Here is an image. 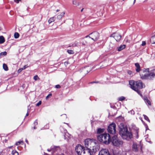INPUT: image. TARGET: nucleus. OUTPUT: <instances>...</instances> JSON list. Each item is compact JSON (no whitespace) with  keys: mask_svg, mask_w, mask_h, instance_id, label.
I'll return each instance as SVG.
<instances>
[{"mask_svg":"<svg viewBox=\"0 0 155 155\" xmlns=\"http://www.w3.org/2000/svg\"><path fill=\"white\" fill-rule=\"evenodd\" d=\"M85 147L87 148L92 150L94 153L99 150V148L98 144L95 140H93L90 139H87L84 140Z\"/></svg>","mask_w":155,"mask_h":155,"instance_id":"obj_1","label":"nucleus"},{"mask_svg":"<svg viewBox=\"0 0 155 155\" xmlns=\"http://www.w3.org/2000/svg\"><path fill=\"white\" fill-rule=\"evenodd\" d=\"M124 41L127 43H130V36L126 37Z\"/></svg>","mask_w":155,"mask_h":155,"instance_id":"obj_20","label":"nucleus"},{"mask_svg":"<svg viewBox=\"0 0 155 155\" xmlns=\"http://www.w3.org/2000/svg\"><path fill=\"white\" fill-rule=\"evenodd\" d=\"M19 35L18 32H15L14 35V36L15 38H19Z\"/></svg>","mask_w":155,"mask_h":155,"instance_id":"obj_23","label":"nucleus"},{"mask_svg":"<svg viewBox=\"0 0 155 155\" xmlns=\"http://www.w3.org/2000/svg\"><path fill=\"white\" fill-rule=\"evenodd\" d=\"M116 125L115 124L112 123L108 126L107 130L110 134H114L116 133Z\"/></svg>","mask_w":155,"mask_h":155,"instance_id":"obj_7","label":"nucleus"},{"mask_svg":"<svg viewBox=\"0 0 155 155\" xmlns=\"http://www.w3.org/2000/svg\"><path fill=\"white\" fill-rule=\"evenodd\" d=\"M76 46V45H72V46Z\"/></svg>","mask_w":155,"mask_h":155,"instance_id":"obj_52","label":"nucleus"},{"mask_svg":"<svg viewBox=\"0 0 155 155\" xmlns=\"http://www.w3.org/2000/svg\"><path fill=\"white\" fill-rule=\"evenodd\" d=\"M23 69H22V68H20V69H19L18 70V73H19V72H20L22 70H23Z\"/></svg>","mask_w":155,"mask_h":155,"instance_id":"obj_42","label":"nucleus"},{"mask_svg":"<svg viewBox=\"0 0 155 155\" xmlns=\"http://www.w3.org/2000/svg\"><path fill=\"white\" fill-rule=\"evenodd\" d=\"M12 155H18V153L15 150H13L12 152Z\"/></svg>","mask_w":155,"mask_h":155,"instance_id":"obj_25","label":"nucleus"},{"mask_svg":"<svg viewBox=\"0 0 155 155\" xmlns=\"http://www.w3.org/2000/svg\"><path fill=\"white\" fill-rule=\"evenodd\" d=\"M48 150L49 151H51L50 150H49V149H48Z\"/></svg>","mask_w":155,"mask_h":155,"instance_id":"obj_54","label":"nucleus"},{"mask_svg":"<svg viewBox=\"0 0 155 155\" xmlns=\"http://www.w3.org/2000/svg\"><path fill=\"white\" fill-rule=\"evenodd\" d=\"M84 9V8H82L81 10V12H82L83 11V10Z\"/></svg>","mask_w":155,"mask_h":155,"instance_id":"obj_50","label":"nucleus"},{"mask_svg":"<svg viewBox=\"0 0 155 155\" xmlns=\"http://www.w3.org/2000/svg\"><path fill=\"white\" fill-rule=\"evenodd\" d=\"M125 98L123 96H122L118 98V100L120 101L124 100Z\"/></svg>","mask_w":155,"mask_h":155,"instance_id":"obj_27","label":"nucleus"},{"mask_svg":"<svg viewBox=\"0 0 155 155\" xmlns=\"http://www.w3.org/2000/svg\"><path fill=\"white\" fill-rule=\"evenodd\" d=\"M55 87L57 88H59L61 87V86L59 85H57L55 86Z\"/></svg>","mask_w":155,"mask_h":155,"instance_id":"obj_38","label":"nucleus"},{"mask_svg":"<svg viewBox=\"0 0 155 155\" xmlns=\"http://www.w3.org/2000/svg\"><path fill=\"white\" fill-rule=\"evenodd\" d=\"M146 45V42L145 41H143L142 42V45L144 46Z\"/></svg>","mask_w":155,"mask_h":155,"instance_id":"obj_44","label":"nucleus"},{"mask_svg":"<svg viewBox=\"0 0 155 155\" xmlns=\"http://www.w3.org/2000/svg\"><path fill=\"white\" fill-rule=\"evenodd\" d=\"M33 78L35 81H36L38 79H39V77L37 75H36Z\"/></svg>","mask_w":155,"mask_h":155,"instance_id":"obj_33","label":"nucleus"},{"mask_svg":"<svg viewBox=\"0 0 155 155\" xmlns=\"http://www.w3.org/2000/svg\"><path fill=\"white\" fill-rule=\"evenodd\" d=\"M110 37L114 38L117 41H119L121 38V35L118 33L112 34Z\"/></svg>","mask_w":155,"mask_h":155,"instance_id":"obj_11","label":"nucleus"},{"mask_svg":"<svg viewBox=\"0 0 155 155\" xmlns=\"http://www.w3.org/2000/svg\"><path fill=\"white\" fill-rule=\"evenodd\" d=\"M140 75L142 79H152L155 77V74L150 73L149 68L144 69L141 70Z\"/></svg>","mask_w":155,"mask_h":155,"instance_id":"obj_2","label":"nucleus"},{"mask_svg":"<svg viewBox=\"0 0 155 155\" xmlns=\"http://www.w3.org/2000/svg\"><path fill=\"white\" fill-rule=\"evenodd\" d=\"M104 131V129L101 128H98L97 129V134H101Z\"/></svg>","mask_w":155,"mask_h":155,"instance_id":"obj_21","label":"nucleus"},{"mask_svg":"<svg viewBox=\"0 0 155 155\" xmlns=\"http://www.w3.org/2000/svg\"><path fill=\"white\" fill-rule=\"evenodd\" d=\"M123 1H124V0H123Z\"/></svg>","mask_w":155,"mask_h":155,"instance_id":"obj_58","label":"nucleus"},{"mask_svg":"<svg viewBox=\"0 0 155 155\" xmlns=\"http://www.w3.org/2000/svg\"><path fill=\"white\" fill-rule=\"evenodd\" d=\"M67 52L68 53L70 54H73L74 53L73 51L72 50H68Z\"/></svg>","mask_w":155,"mask_h":155,"instance_id":"obj_30","label":"nucleus"},{"mask_svg":"<svg viewBox=\"0 0 155 155\" xmlns=\"http://www.w3.org/2000/svg\"><path fill=\"white\" fill-rule=\"evenodd\" d=\"M135 65L136 67V71L137 72H139L140 70V67L139 64L138 63H136Z\"/></svg>","mask_w":155,"mask_h":155,"instance_id":"obj_13","label":"nucleus"},{"mask_svg":"<svg viewBox=\"0 0 155 155\" xmlns=\"http://www.w3.org/2000/svg\"><path fill=\"white\" fill-rule=\"evenodd\" d=\"M89 68V67H86L84 68H82V70L84 72V73H85V71H87V73H88L89 71H88V69ZM90 69V68H89V70Z\"/></svg>","mask_w":155,"mask_h":155,"instance_id":"obj_18","label":"nucleus"},{"mask_svg":"<svg viewBox=\"0 0 155 155\" xmlns=\"http://www.w3.org/2000/svg\"><path fill=\"white\" fill-rule=\"evenodd\" d=\"M132 149L134 151H138V149L137 144L135 143H134L133 145Z\"/></svg>","mask_w":155,"mask_h":155,"instance_id":"obj_12","label":"nucleus"},{"mask_svg":"<svg viewBox=\"0 0 155 155\" xmlns=\"http://www.w3.org/2000/svg\"><path fill=\"white\" fill-rule=\"evenodd\" d=\"M14 2H16L17 3H18L19 2L21 1V0H14Z\"/></svg>","mask_w":155,"mask_h":155,"instance_id":"obj_45","label":"nucleus"},{"mask_svg":"<svg viewBox=\"0 0 155 155\" xmlns=\"http://www.w3.org/2000/svg\"><path fill=\"white\" fill-rule=\"evenodd\" d=\"M84 149V147L81 145L78 144L76 146L75 149L78 155H81V152H83Z\"/></svg>","mask_w":155,"mask_h":155,"instance_id":"obj_10","label":"nucleus"},{"mask_svg":"<svg viewBox=\"0 0 155 155\" xmlns=\"http://www.w3.org/2000/svg\"><path fill=\"white\" fill-rule=\"evenodd\" d=\"M28 112H27V113L26 114V116H28Z\"/></svg>","mask_w":155,"mask_h":155,"instance_id":"obj_47","label":"nucleus"},{"mask_svg":"<svg viewBox=\"0 0 155 155\" xmlns=\"http://www.w3.org/2000/svg\"><path fill=\"white\" fill-rule=\"evenodd\" d=\"M87 37H89L94 41H96L99 38V34L97 32H94L90 34L89 36H87Z\"/></svg>","mask_w":155,"mask_h":155,"instance_id":"obj_8","label":"nucleus"},{"mask_svg":"<svg viewBox=\"0 0 155 155\" xmlns=\"http://www.w3.org/2000/svg\"><path fill=\"white\" fill-rule=\"evenodd\" d=\"M150 41L152 44H154L155 43V35L151 37L150 39Z\"/></svg>","mask_w":155,"mask_h":155,"instance_id":"obj_15","label":"nucleus"},{"mask_svg":"<svg viewBox=\"0 0 155 155\" xmlns=\"http://www.w3.org/2000/svg\"><path fill=\"white\" fill-rule=\"evenodd\" d=\"M93 153L92 150L89 148H86L83 150V152H81V155H91Z\"/></svg>","mask_w":155,"mask_h":155,"instance_id":"obj_9","label":"nucleus"},{"mask_svg":"<svg viewBox=\"0 0 155 155\" xmlns=\"http://www.w3.org/2000/svg\"><path fill=\"white\" fill-rule=\"evenodd\" d=\"M62 116H63L64 119L66 118L67 117V115L66 114H63L62 115Z\"/></svg>","mask_w":155,"mask_h":155,"instance_id":"obj_41","label":"nucleus"},{"mask_svg":"<svg viewBox=\"0 0 155 155\" xmlns=\"http://www.w3.org/2000/svg\"><path fill=\"white\" fill-rule=\"evenodd\" d=\"M3 69L5 71H7L8 70V68L7 65L5 64H4L3 65Z\"/></svg>","mask_w":155,"mask_h":155,"instance_id":"obj_22","label":"nucleus"},{"mask_svg":"<svg viewBox=\"0 0 155 155\" xmlns=\"http://www.w3.org/2000/svg\"><path fill=\"white\" fill-rule=\"evenodd\" d=\"M5 41L4 37L2 36H0V44L3 43Z\"/></svg>","mask_w":155,"mask_h":155,"instance_id":"obj_17","label":"nucleus"},{"mask_svg":"<svg viewBox=\"0 0 155 155\" xmlns=\"http://www.w3.org/2000/svg\"><path fill=\"white\" fill-rule=\"evenodd\" d=\"M64 14L65 12H63L61 13L60 15H58L57 16V19H61Z\"/></svg>","mask_w":155,"mask_h":155,"instance_id":"obj_14","label":"nucleus"},{"mask_svg":"<svg viewBox=\"0 0 155 155\" xmlns=\"http://www.w3.org/2000/svg\"><path fill=\"white\" fill-rule=\"evenodd\" d=\"M119 132L122 138L124 139L129 140L132 138V133L128 131L127 127H123L120 128Z\"/></svg>","mask_w":155,"mask_h":155,"instance_id":"obj_4","label":"nucleus"},{"mask_svg":"<svg viewBox=\"0 0 155 155\" xmlns=\"http://www.w3.org/2000/svg\"><path fill=\"white\" fill-rule=\"evenodd\" d=\"M146 139V140L147 141V142H148L151 143H152V142H151V141H149L148 140V138H146L145 139Z\"/></svg>","mask_w":155,"mask_h":155,"instance_id":"obj_43","label":"nucleus"},{"mask_svg":"<svg viewBox=\"0 0 155 155\" xmlns=\"http://www.w3.org/2000/svg\"><path fill=\"white\" fill-rule=\"evenodd\" d=\"M55 18L54 17H53L50 18L48 21V22L49 24H50L52 22H53L54 21Z\"/></svg>","mask_w":155,"mask_h":155,"instance_id":"obj_19","label":"nucleus"},{"mask_svg":"<svg viewBox=\"0 0 155 155\" xmlns=\"http://www.w3.org/2000/svg\"><path fill=\"white\" fill-rule=\"evenodd\" d=\"M28 67V66H27V65H25L23 67V68H22V69H23V70H24L26 68H27Z\"/></svg>","mask_w":155,"mask_h":155,"instance_id":"obj_40","label":"nucleus"},{"mask_svg":"<svg viewBox=\"0 0 155 155\" xmlns=\"http://www.w3.org/2000/svg\"><path fill=\"white\" fill-rule=\"evenodd\" d=\"M25 142H26V143H27L28 144V140H27V139H25Z\"/></svg>","mask_w":155,"mask_h":155,"instance_id":"obj_46","label":"nucleus"},{"mask_svg":"<svg viewBox=\"0 0 155 155\" xmlns=\"http://www.w3.org/2000/svg\"><path fill=\"white\" fill-rule=\"evenodd\" d=\"M7 54V52L6 51L2 52L0 53V56L2 55L5 56Z\"/></svg>","mask_w":155,"mask_h":155,"instance_id":"obj_29","label":"nucleus"},{"mask_svg":"<svg viewBox=\"0 0 155 155\" xmlns=\"http://www.w3.org/2000/svg\"><path fill=\"white\" fill-rule=\"evenodd\" d=\"M111 142L113 145L116 147L121 146L123 144L122 141L119 139L116 136H114L112 137Z\"/></svg>","mask_w":155,"mask_h":155,"instance_id":"obj_6","label":"nucleus"},{"mask_svg":"<svg viewBox=\"0 0 155 155\" xmlns=\"http://www.w3.org/2000/svg\"><path fill=\"white\" fill-rule=\"evenodd\" d=\"M94 83V82H91V83Z\"/></svg>","mask_w":155,"mask_h":155,"instance_id":"obj_57","label":"nucleus"},{"mask_svg":"<svg viewBox=\"0 0 155 155\" xmlns=\"http://www.w3.org/2000/svg\"><path fill=\"white\" fill-rule=\"evenodd\" d=\"M144 117V119L146 120H147L149 122H150V120H149V119L148 118V117L146 115H143Z\"/></svg>","mask_w":155,"mask_h":155,"instance_id":"obj_26","label":"nucleus"},{"mask_svg":"<svg viewBox=\"0 0 155 155\" xmlns=\"http://www.w3.org/2000/svg\"><path fill=\"white\" fill-rule=\"evenodd\" d=\"M126 45H123L120 46L118 49V51H120L125 48Z\"/></svg>","mask_w":155,"mask_h":155,"instance_id":"obj_16","label":"nucleus"},{"mask_svg":"<svg viewBox=\"0 0 155 155\" xmlns=\"http://www.w3.org/2000/svg\"><path fill=\"white\" fill-rule=\"evenodd\" d=\"M1 30V28L0 27V31Z\"/></svg>","mask_w":155,"mask_h":155,"instance_id":"obj_56","label":"nucleus"},{"mask_svg":"<svg viewBox=\"0 0 155 155\" xmlns=\"http://www.w3.org/2000/svg\"><path fill=\"white\" fill-rule=\"evenodd\" d=\"M41 104V101H39L36 104V106H39Z\"/></svg>","mask_w":155,"mask_h":155,"instance_id":"obj_37","label":"nucleus"},{"mask_svg":"<svg viewBox=\"0 0 155 155\" xmlns=\"http://www.w3.org/2000/svg\"><path fill=\"white\" fill-rule=\"evenodd\" d=\"M12 147V146H10V147H9V148H11Z\"/></svg>","mask_w":155,"mask_h":155,"instance_id":"obj_53","label":"nucleus"},{"mask_svg":"<svg viewBox=\"0 0 155 155\" xmlns=\"http://www.w3.org/2000/svg\"><path fill=\"white\" fill-rule=\"evenodd\" d=\"M52 96V94H48V96H46V100H47L49 98L51 97Z\"/></svg>","mask_w":155,"mask_h":155,"instance_id":"obj_35","label":"nucleus"},{"mask_svg":"<svg viewBox=\"0 0 155 155\" xmlns=\"http://www.w3.org/2000/svg\"><path fill=\"white\" fill-rule=\"evenodd\" d=\"M97 138L99 141L106 144H109L110 142V136L108 134H100L97 136Z\"/></svg>","mask_w":155,"mask_h":155,"instance_id":"obj_5","label":"nucleus"},{"mask_svg":"<svg viewBox=\"0 0 155 155\" xmlns=\"http://www.w3.org/2000/svg\"><path fill=\"white\" fill-rule=\"evenodd\" d=\"M23 142L22 141H19L16 143L15 144L16 145L18 146L20 144L22 143H23Z\"/></svg>","mask_w":155,"mask_h":155,"instance_id":"obj_31","label":"nucleus"},{"mask_svg":"<svg viewBox=\"0 0 155 155\" xmlns=\"http://www.w3.org/2000/svg\"><path fill=\"white\" fill-rule=\"evenodd\" d=\"M59 10H58V9H57V10H56V12H59Z\"/></svg>","mask_w":155,"mask_h":155,"instance_id":"obj_51","label":"nucleus"},{"mask_svg":"<svg viewBox=\"0 0 155 155\" xmlns=\"http://www.w3.org/2000/svg\"><path fill=\"white\" fill-rule=\"evenodd\" d=\"M34 125H35V126L37 125V124H38V122H37V120H36L34 122Z\"/></svg>","mask_w":155,"mask_h":155,"instance_id":"obj_39","label":"nucleus"},{"mask_svg":"<svg viewBox=\"0 0 155 155\" xmlns=\"http://www.w3.org/2000/svg\"><path fill=\"white\" fill-rule=\"evenodd\" d=\"M128 113H130L131 115H134L135 114L134 111L133 110H131L128 112Z\"/></svg>","mask_w":155,"mask_h":155,"instance_id":"obj_34","label":"nucleus"},{"mask_svg":"<svg viewBox=\"0 0 155 155\" xmlns=\"http://www.w3.org/2000/svg\"><path fill=\"white\" fill-rule=\"evenodd\" d=\"M136 137L137 138H138V130H136Z\"/></svg>","mask_w":155,"mask_h":155,"instance_id":"obj_36","label":"nucleus"},{"mask_svg":"<svg viewBox=\"0 0 155 155\" xmlns=\"http://www.w3.org/2000/svg\"><path fill=\"white\" fill-rule=\"evenodd\" d=\"M145 102L146 104H149L150 105H151V103L150 101H149V100H148L147 99H145Z\"/></svg>","mask_w":155,"mask_h":155,"instance_id":"obj_28","label":"nucleus"},{"mask_svg":"<svg viewBox=\"0 0 155 155\" xmlns=\"http://www.w3.org/2000/svg\"><path fill=\"white\" fill-rule=\"evenodd\" d=\"M128 74L130 76H133L134 74V73L133 72L130 71H129L127 72Z\"/></svg>","mask_w":155,"mask_h":155,"instance_id":"obj_32","label":"nucleus"},{"mask_svg":"<svg viewBox=\"0 0 155 155\" xmlns=\"http://www.w3.org/2000/svg\"><path fill=\"white\" fill-rule=\"evenodd\" d=\"M73 4L77 6H78L79 5V3L78 2L75 0H74L73 1Z\"/></svg>","mask_w":155,"mask_h":155,"instance_id":"obj_24","label":"nucleus"},{"mask_svg":"<svg viewBox=\"0 0 155 155\" xmlns=\"http://www.w3.org/2000/svg\"><path fill=\"white\" fill-rule=\"evenodd\" d=\"M114 155H119V154H114Z\"/></svg>","mask_w":155,"mask_h":155,"instance_id":"obj_55","label":"nucleus"},{"mask_svg":"<svg viewBox=\"0 0 155 155\" xmlns=\"http://www.w3.org/2000/svg\"><path fill=\"white\" fill-rule=\"evenodd\" d=\"M130 87L134 91L138 92L139 89H142L145 87L144 85L140 81L134 82L133 80L129 81Z\"/></svg>","mask_w":155,"mask_h":155,"instance_id":"obj_3","label":"nucleus"},{"mask_svg":"<svg viewBox=\"0 0 155 155\" xmlns=\"http://www.w3.org/2000/svg\"><path fill=\"white\" fill-rule=\"evenodd\" d=\"M34 129H36V127H35V126L34 127Z\"/></svg>","mask_w":155,"mask_h":155,"instance_id":"obj_49","label":"nucleus"},{"mask_svg":"<svg viewBox=\"0 0 155 155\" xmlns=\"http://www.w3.org/2000/svg\"><path fill=\"white\" fill-rule=\"evenodd\" d=\"M136 0H134V3H135V2H136Z\"/></svg>","mask_w":155,"mask_h":155,"instance_id":"obj_48","label":"nucleus"}]
</instances>
